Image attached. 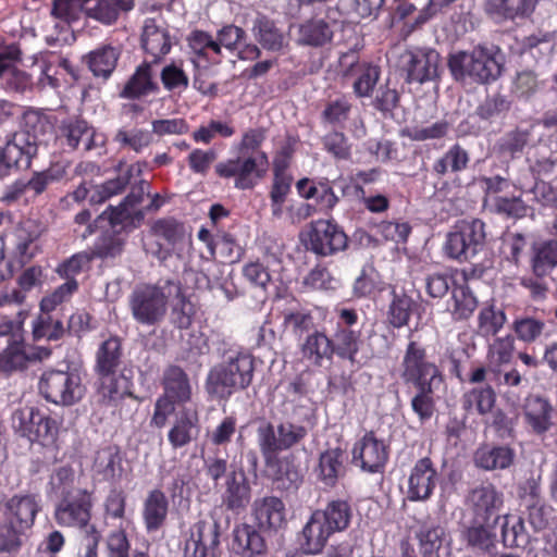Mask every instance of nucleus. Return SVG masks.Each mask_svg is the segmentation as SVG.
<instances>
[{
  "label": "nucleus",
  "instance_id": "nucleus-1",
  "mask_svg": "<svg viewBox=\"0 0 557 557\" xmlns=\"http://www.w3.org/2000/svg\"><path fill=\"white\" fill-rule=\"evenodd\" d=\"M400 377L417 389L411 399L413 412L420 420H429L435 411V392L444 383V375L420 341L409 339L400 362Z\"/></svg>",
  "mask_w": 557,
  "mask_h": 557
},
{
  "label": "nucleus",
  "instance_id": "nucleus-2",
  "mask_svg": "<svg viewBox=\"0 0 557 557\" xmlns=\"http://www.w3.org/2000/svg\"><path fill=\"white\" fill-rule=\"evenodd\" d=\"M265 138L267 131L262 127L245 131L236 145L238 156L215 165L218 176L233 178L238 189L253 188L269 171V157L261 150Z\"/></svg>",
  "mask_w": 557,
  "mask_h": 557
},
{
  "label": "nucleus",
  "instance_id": "nucleus-3",
  "mask_svg": "<svg viewBox=\"0 0 557 557\" xmlns=\"http://www.w3.org/2000/svg\"><path fill=\"white\" fill-rule=\"evenodd\" d=\"M504 55L497 47L478 46L472 51L450 54L448 67L457 81L470 77L480 83L495 81L502 73Z\"/></svg>",
  "mask_w": 557,
  "mask_h": 557
},
{
  "label": "nucleus",
  "instance_id": "nucleus-4",
  "mask_svg": "<svg viewBox=\"0 0 557 557\" xmlns=\"http://www.w3.org/2000/svg\"><path fill=\"white\" fill-rule=\"evenodd\" d=\"M180 294V283L145 284L134 289L129 307L134 319L145 325H154L163 320L174 295Z\"/></svg>",
  "mask_w": 557,
  "mask_h": 557
},
{
  "label": "nucleus",
  "instance_id": "nucleus-5",
  "mask_svg": "<svg viewBox=\"0 0 557 557\" xmlns=\"http://www.w3.org/2000/svg\"><path fill=\"white\" fill-rule=\"evenodd\" d=\"M253 359L248 354H237L210 370L207 389L220 398H227L236 389H245L252 381Z\"/></svg>",
  "mask_w": 557,
  "mask_h": 557
},
{
  "label": "nucleus",
  "instance_id": "nucleus-6",
  "mask_svg": "<svg viewBox=\"0 0 557 557\" xmlns=\"http://www.w3.org/2000/svg\"><path fill=\"white\" fill-rule=\"evenodd\" d=\"M14 429L32 442L44 446L54 445L59 435L61 421L34 407L16 410L12 417Z\"/></svg>",
  "mask_w": 557,
  "mask_h": 557
},
{
  "label": "nucleus",
  "instance_id": "nucleus-7",
  "mask_svg": "<svg viewBox=\"0 0 557 557\" xmlns=\"http://www.w3.org/2000/svg\"><path fill=\"white\" fill-rule=\"evenodd\" d=\"M307 435L306 426L289 421L281 422L276 429L270 423L260 426L258 440L265 463H272L280 451L299 444Z\"/></svg>",
  "mask_w": 557,
  "mask_h": 557
},
{
  "label": "nucleus",
  "instance_id": "nucleus-8",
  "mask_svg": "<svg viewBox=\"0 0 557 557\" xmlns=\"http://www.w3.org/2000/svg\"><path fill=\"white\" fill-rule=\"evenodd\" d=\"M41 395L50 403L62 406H72L79 401L85 393L77 374L51 370L42 374L39 382Z\"/></svg>",
  "mask_w": 557,
  "mask_h": 557
},
{
  "label": "nucleus",
  "instance_id": "nucleus-9",
  "mask_svg": "<svg viewBox=\"0 0 557 557\" xmlns=\"http://www.w3.org/2000/svg\"><path fill=\"white\" fill-rule=\"evenodd\" d=\"M339 75L343 79L355 78L354 92L359 98L370 97L381 75L377 65L361 62L355 51L344 53L339 58Z\"/></svg>",
  "mask_w": 557,
  "mask_h": 557
},
{
  "label": "nucleus",
  "instance_id": "nucleus-10",
  "mask_svg": "<svg viewBox=\"0 0 557 557\" xmlns=\"http://www.w3.org/2000/svg\"><path fill=\"white\" fill-rule=\"evenodd\" d=\"M37 148L35 135L27 132L14 133L0 150V174L8 175L11 170L29 168Z\"/></svg>",
  "mask_w": 557,
  "mask_h": 557
},
{
  "label": "nucleus",
  "instance_id": "nucleus-11",
  "mask_svg": "<svg viewBox=\"0 0 557 557\" xmlns=\"http://www.w3.org/2000/svg\"><path fill=\"white\" fill-rule=\"evenodd\" d=\"M220 544V524L214 519L200 520L189 531L184 557H215Z\"/></svg>",
  "mask_w": 557,
  "mask_h": 557
},
{
  "label": "nucleus",
  "instance_id": "nucleus-12",
  "mask_svg": "<svg viewBox=\"0 0 557 557\" xmlns=\"http://www.w3.org/2000/svg\"><path fill=\"white\" fill-rule=\"evenodd\" d=\"M94 507V493L81 490L72 499H63L55 508V521L67 528H87Z\"/></svg>",
  "mask_w": 557,
  "mask_h": 557
},
{
  "label": "nucleus",
  "instance_id": "nucleus-13",
  "mask_svg": "<svg viewBox=\"0 0 557 557\" xmlns=\"http://www.w3.org/2000/svg\"><path fill=\"white\" fill-rule=\"evenodd\" d=\"M347 236L343 230L329 220H318L311 224L309 247L317 255L330 256L347 247Z\"/></svg>",
  "mask_w": 557,
  "mask_h": 557
},
{
  "label": "nucleus",
  "instance_id": "nucleus-14",
  "mask_svg": "<svg viewBox=\"0 0 557 557\" xmlns=\"http://www.w3.org/2000/svg\"><path fill=\"white\" fill-rule=\"evenodd\" d=\"M39 511V502L34 495H14L3 503L0 512L2 521L18 531H28Z\"/></svg>",
  "mask_w": 557,
  "mask_h": 557
},
{
  "label": "nucleus",
  "instance_id": "nucleus-15",
  "mask_svg": "<svg viewBox=\"0 0 557 557\" xmlns=\"http://www.w3.org/2000/svg\"><path fill=\"white\" fill-rule=\"evenodd\" d=\"M403 59L407 71V81L424 83L438 76L441 55L434 49L407 51Z\"/></svg>",
  "mask_w": 557,
  "mask_h": 557
},
{
  "label": "nucleus",
  "instance_id": "nucleus-16",
  "mask_svg": "<svg viewBox=\"0 0 557 557\" xmlns=\"http://www.w3.org/2000/svg\"><path fill=\"white\" fill-rule=\"evenodd\" d=\"M388 448L373 432L367 433L352 449L354 461H359L364 471L379 472L386 463Z\"/></svg>",
  "mask_w": 557,
  "mask_h": 557
},
{
  "label": "nucleus",
  "instance_id": "nucleus-17",
  "mask_svg": "<svg viewBox=\"0 0 557 557\" xmlns=\"http://www.w3.org/2000/svg\"><path fill=\"white\" fill-rule=\"evenodd\" d=\"M298 348L300 360L308 367L322 368L333 362L331 339L324 331L314 330L308 333Z\"/></svg>",
  "mask_w": 557,
  "mask_h": 557
},
{
  "label": "nucleus",
  "instance_id": "nucleus-18",
  "mask_svg": "<svg viewBox=\"0 0 557 557\" xmlns=\"http://www.w3.org/2000/svg\"><path fill=\"white\" fill-rule=\"evenodd\" d=\"M66 173V165L62 162L52 163L47 170L35 172L27 182H15L5 193L4 199L15 201L27 191L39 195L46 190L49 184L60 181Z\"/></svg>",
  "mask_w": 557,
  "mask_h": 557
},
{
  "label": "nucleus",
  "instance_id": "nucleus-19",
  "mask_svg": "<svg viewBox=\"0 0 557 557\" xmlns=\"http://www.w3.org/2000/svg\"><path fill=\"white\" fill-rule=\"evenodd\" d=\"M436 483V470L431 459L418 460L408 478V498L413 502L429 499Z\"/></svg>",
  "mask_w": 557,
  "mask_h": 557
},
{
  "label": "nucleus",
  "instance_id": "nucleus-20",
  "mask_svg": "<svg viewBox=\"0 0 557 557\" xmlns=\"http://www.w3.org/2000/svg\"><path fill=\"white\" fill-rule=\"evenodd\" d=\"M60 131L72 149H77L82 145L83 149L88 151L104 144L103 135L96 133L84 120L71 119L62 124Z\"/></svg>",
  "mask_w": 557,
  "mask_h": 557
},
{
  "label": "nucleus",
  "instance_id": "nucleus-21",
  "mask_svg": "<svg viewBox=\"0 0 557 557\" xmlns=\"http://www.w3.org/2000/svg\"><path fill=\"white\" fill-rule=\"evenodd\" d=\"M200 431L199 414L197 410L183 408L178 411L169 430L168 440L174 449L189 445L198 437Z\"/></svg>",
  "mask_w": 557,
  "mask_h": 557
},
{
  "label": "nucleus",
  "instance_id": "nucleus-22",
  "mask_svg": "<svg viewBox=\"0 0 557 557\" xmlns=\"http://www.w3.org/2000/svg\"><path fill=\"white\" fill-rule=\"evenodd\" d=\"M332 535V531L314 510L298 536L299 548L306 555H318Z\"/></svg>",
  "mask_w": 557,
  "mask_h": 557
},
{
  "label": "nucleus",
  "instance_id": "nucleus-23",
  "mask_svg": "<svg viewBox=\"0 0 557 557\" xmlns=\"http://www.w3.org/2000/svg\"><path fill=\"white\" fill-rule=\"evenodd\" d=\"M554 408L548 399L537 395L527 397L523 405V417L533 433L542 435L553 426Z\"/></svg>",
  "mask_w": 557,
  "mask_h": 557
},
{
  "label": "nucleus",
  "instance_id": "nucleus-24",
  "mask_svg": "<svg viewBox=\"0 0 557 557\" xmlns=\"http://www.w3.org/2000/svg\"><path fill=\"white\" fill-rule=\"evenodd\" d=\"M252 516L260 529L277 530L286 522L285 505L275 496L258 498L252 504Z\"/></svg>",
  "mask_w": 557,
  "mask_h": 557
},
{
  "label": "nucleus",
  "instance_id": "nucleus-25",
  "mask_svg": "<svg viewBox=\"0 0 557 557\" xmlns=\"http://www.w3.org/2000/svg\"><path fill=\"white\" fill-rule=\"evenodd\" d=\"M469 502L472 506L473 518L497 521L498 510L503 504L502 494L492 484L481 485L474 488Z\"/></svg>",
  "mask_w": 557,
  "mask_h": 557
},
{
  "label": "nucleus",
  "instance_id": "nucleus-26",
  "mask_svg": "<svg viewBox=\"0 0 557 557\" xmlns=\"http://www.w3.org/2000/svg\"><path fill=\"white\" fill-rule=\"evenodd\" d=\"M21 60V49L15 42L0 54V79L17 91L24 90L30 83L29 76L22 70L16 67V63Z\"/></svg>",
  "mask_w": 557,
  "mask_h": 557
},
{
  "label": "nucleus",
  "instance_id": "nucleus-27",
  "mask_svg": "<svg viewBox=\"0 0 557 557\" xmlns=\"http://www.w3.org/2000/svg\"><path fill=\"white\" fill-rule=\"evenodd\" d=\"M231 548L234 554L240 557H257L265 553L267 545L253 527L242 524L233 531Z\"/></svg>",
  "mask_w": 557,
  "mask_h": 557
},
{
  "label": "nucleus",
  "instance_id": "nucleus-28",
  "mask_svg": "<svg viewBox=\"0 0 557 557\" xmlns=\"http://www.w3.org/2000/svg\"><path fill=\"white\" fill-rule=\"evenodd\" d=\"M159 91V84L154 79L152 66L148 62L137 66L121 91V97L126 99H139Z\"/></svg>",
  "mask_w": 557,
  "mask_h": 557
},
{
  "label": "nucleus",
  "instance_id": "nucleus-29",
  "mask_svg": "<svg viewBox=\"0 0 557 557\" xmlns=\"http://www.w3.org/2000/svg\"><path fill=\"white\" fill-rule=\"evenodd\" d=\"M163 395L178 405H184L191 398V384L187 373L177 366L168 367L162 375Z\"/></svg>",
  "mask_w": 557,
  "mask_h": 557
},
{
  "label": "nucleus",
  "instance_id": "nucleus-30",
  "mask_svg": "<svg viewBox=\"0 0 557 557\" xmlns=\"http://www.w3.org/2000/svg\"><path fill=\"white\" fill-rule=\"evenodd\" d=\"M223 503L231 510L245 508L251 498V490L244 470L232 471L225 482Z\"/></svg>",
  "mask_w": 557,
  "mask_h": 557
},
{
  "label": "nucleus",
  "instance_id": "nucleus-31",
  "mask_svg": "<svg viewBox=\"0 0 557 557\" xmlns=\"http://www.w3.org/2000/svg\"><path fill=\"white\" fill-rule=\"evenodd\" d=\"M333 357L347 360L351 364L357 361V355L362 345L361 332L347 326H336L330 336Z\"/></svg>",
  "mask_w": 557,
  "mask_h": 557
},
{
  "label": "nucleus",
  "instance_id": "nucleus-32",
  "mask_svg": "<svg viewBox=\"0 0 557 557\" xmlns=\"http://www.w3.org/2000/svg\"><path fill=\"white\" fill-rule=\"evenodd\" d=\"M92 470L102 480L116 483L123 475V457L117 447L109 446L97 451Z\"/></svg>",
  "mask_w": 557,
  "mask_h": 557
},
{
  "label": "nucleus",
  "instance_id": "nucleus-33",
  "mask_svg": "<svg viewBox=\"0 0 557 557\" xmlns=\"http://www.w3.org/2000/svg\"><path fill=\"white\" fill-rule=\"evenodd\" d=\"M141 45L145 51L158 59L171 50L168 30L154 20H146L143 28Z\"/></svg>",
  "mask_w": 557,
  "mask_h": 557
},
{
  "label": "nucleus",
  "instance_id": "nucleus-34",
  "mask_svg": "<svg viewBox=\"0 0 557 557\" xmlns=\"http://www.w3.org/2000/svg\"><path fill=\"white\" fill-rule=\"evenodd\" d=\"M256 40L269 51L277 52L286 46V39L283 33L276 27L275 23L263 14H258L251 28Z\"/></svg>",
  "mask_w": 557,
  "mask_h": 557
},
{
  "label": "nucleus",
  "instance_id": "nucleus-35",
  "mask_svg": "<svg viewBox=\"0 0 557 557\" xmlns=\"http://www.w3.org/2000/svg\"><path fill=\"white\" fill-rule=\"evenodd\" d=\"M169 500L161 490L149 492L144 503V520L148 531L160 529L168 516Z\"/></svg>",
  "mask_w": 557,
  "mask_h": 557
},
{
  "label": "nucleus",
  "instance_id": "nucleus-36",
  "mask_svg": "<svg viewBox=\"0 0 557 557\" xmlns=\"http://www.w3.org/2000/svg\"><path fill=\"white\" fill-rule=\"evenodd\" d=\"M496 522L486 519L479 521L478 518H473L462 536L469 546L487 552L494 546Z\"/></svg>",
  "mask_w": 557,
  "mask_h": 557
},
{
  "label": "nucleus",
  "instance_id": "nucleus-37",
  "mask_svg": "<svg viewBox=\"0 0 557 557\" xmlns=\"http://www.w3.org/2000/svg\"><path fill=\"white\" fill-rule=\"evenodd\" d=\"M188 44L193 52L199 60L210 64H219L222 61V50L216 37L213 38L209 33L195 30L188 37Z\"/></svg>",
  "mask_w": 557,
  "mask_h": 557
},
{
  "label": "nucleus",
  "instance_id": "nucleus-38",
  "mask_svg": "<svg viewBox=\"0 0 557 557\" xmlns=\"http://www.w3.org/2000/svg\"><path fill=\"white\" fill-rule=\"evenodd\" d=\"M496 394L492 386L484 385L467 391L461 398L462 408L468 413L484 416L495 406Z\"/></svg>",
  "mask_w": 557,
  "mask_h": 557
},
{
  "label": "nucleus",
  "instance_id": "nucleus-39",
  "mask_svg": "<svg viewBox=\"0 0 557 557\" xmlns=\"http://www.w3.org/2000/svg\"><path fill=\"white\" fill-rule=\"evenodd\" d=\"M99 394L108 404H115L131 395L132 383L124 374L116 372L99 373Z\"/></svg>",
  "mask_w": 557,
  "mask_h": 557
},
{
  "label": "nucleus",
  "instance_id": "nucleus-40",
  "mask_svg": "<svg viewBox=\"0 0 557 557\" xmlns=\"http://www.w3.org/2000/svg\"><path fill=\"white\" fill-rule=\"evenodd\" d=\"M296 188L302 198L314 199L322 208L331 209L337 202V197L327 182L301 178L297 182Z\"/></svg>",
  "mask_w": 557,
  "mask_h": 557
},
{
  "label": "nucleus",
  "instance_id": "nucleus-41",
  "mask_svg": "<svg viewBox=\"0 0 557 557\" xmlns=\"http://www.w3.org/2000/svg\"><path fill=\"white\" fill-rule=\"evenodd\" d=\"M332 533L346 530L351 520V508L345 500H332L323 510H315Z\"/></svg>",
  "mask_w": 557,
  "mask_h": 557
},
{
  "label": "nucleus",
  "instance_id": "nucleus-42",
  "mask_svg": "<svg viewBox=\"0 0 557 557\" xmlns=\"http://www.w3.org/2000/svg\"><path fill=\"white\" fill-rule=\"evenodd\" d=\"M20 326L7 317L0 318V336H8L9 345L3 352H7L11 347L17 346L25 355L26 362L30 360H42L48 358L50 350L46 348H30L26 347L18 334Z\"/></svg>",
  "mask_w": 557,
  "mask_h": 557
},
{
  "label": "nucleus",
  "instance_id": "nucleus-43",
  "mask_svg": "<svg viewBox=\"0 0 557 557\" xmlns=\"http://www.w3.org/2000/svg\"><path fill=\"white\" fill-rule=\"evenodd\" d=\"M149 184L141 181L138 185L134 186L131 193L119 207L111 210L108 215L110 225L114 226L131 219L135 213L137 205L144 201L145 195L148 193Z\"/></svg>",
  "mask_w": 557,
  "mask_h": 557
},
{
  "label": "nucleus",
  "instance_id": "nucleus-44",
  "mask_svg": "<svg viewBox=\"0 0 557 557\" xmlns=\"http://www.w3.org/2000/svg\"><path fill=\"white\" fill-rule=\"evenodd\" d=\"M557 267V240L549 239L533 246L532 271L537 277Z\"/></svg>",
  "mask_w": 557,
  "mask_h": 557
},
{
  "label": "nucleus",
  "instance_id": "nucleus-45",
  "mask_svg": "<svg viewBox=\"0 0 557 557\" xmlns=\"http://www.w3.org/2000/svg\"><path fill=\"white\" fill-rule=\"evenodd\" d=\"M474 460L478 467L485 470L505 469L512 463L513 451L505 446H485L476 450Z\"/></svg>",
  "mask_w": 557,
  "mask_h": 557
},
{
  "label": "nucleus",
  "instance_id": "nucleus-46",
  "mask_svg": "<svg viewBox=\"0 0 557 557\" xmlns=\"http://www.w3.org/2000/svg\"><path fill=\"white\" fill-rule=\"evenodd\" d=\"M120 50L113 46H102L88 55V66L95 76L107 78L114 71Z\"/></svg>",
  "mask_w": 557,
  "mask_h": 557
},
{
  "label": "nucleus",
  "instance_id": "nucleus-47",
  "mask_svg": "<svg viewBox=\"0 0 557 557\" xmlns=\"http://www.w3.org/2000/svg\"><path fill=\"white\" fill-rule=\"evenodd\" d=\"M515 352V338L510 335L496 337L490 343L486 363L491 371L498 372L502 366L510 363Z\"/></svg>",
  "mask_w": 557,
  "mask_h": 557
},
{
  "label": "nucleus",
  "instance_id": "nucleus-48",
  "mask_svg": "<svg viewBox=\"0 0 557 557\" xmlns=\"http://www.w3.org/2000/svg\"><path fill=\"white\" fill-rule=\"evenodd\" d=\"M122 356L121 341L116 336L106 339L99 347L96 356L98 373L116 372Z\"/></svg>",
  "mask_w": 557,
  "mask_h": 557
},
{
  "label": "nucleus",
  "instance_id": "nucleus-49",
  "mask_svg": "<svg viewBox=\"0 0 557 557\" xmlns=\"http://www.w3.org/2000/svg\"><path fill=\"white\" fill-rule=\"evenodd\" d=\"M445 532L438 524H423L417 534L421 557H440Z\"/></svg>",
  "mask_w": 557,
  "mask_h": 557
},
{
  "label": "nucleus",
  "instance_id": "nucleus-50",
  "mask_svg": "<svg viewBox=\"0 0 557 557\" xmlns=\"http://www.w3.org/2000/svg\"><path fill=\"white\" fill-rule=\"evenodd\" d=\"M469 160L468 152L456 144L451 146L442 158L434 162L433 171L441 176L448 172H461L468 166Z\"/></svg>",
  "mask_w": 557,
  "mask_h": 557
},
{
  "label": "nucleus",
  "instance_id": "nucleus-51",
  "mask_svg": "<svg viewBox=\"0 0 557 557\" xmlns=\"http://www.w3.org/2000/svg\"><path fill=\"white\" fill-rule=\"evenodd\" d=\"M345 454L339 448L329 449L320 457V478L326 485H334L344 473Z\"/></svg>",
  "mask_w": 557,
  "mask_h": 557
},
{
  "label": "nucleus",
  "instance_id": "nucleus-52",
  "mask_svg": "<svg viewBox=\"0 0 557 557\" xmlns=\"http://www.w3.org/2000/svg\"><path fill=\"white\" fill-rule=\"evenodd\" d=\"M506 320L503 310L495 306H485L478 315V334L482 337H492L503 329Z\"/></svg>",
  "mask_w": 557,
  "mask_h": 557
},
{
  "label": "nucleus",
  "instance_id": "nucleus-53",
  "mask_svg": "<svg viewBox=\"0 0 557 557\" xmlns=\"http://www.w3.org/2000/svg\"><path fill=\"white\" fill-rule=\"evenodd\" d=\"M333 33L323 20H311L304 23L299 29V40L304 45L323 46L332 39Z\"/></svg>",
  "mask_w": 557,
  "mask_h": 557
},
{
  "label": "nucleus",
  "instance_id": "nucleus-54",
  "mask_svg": "<svg viewBox=\"0 0 557 557\" xmlns=\"http://www.w3.org/2000/svg\"><path fill=\"white\" fill-rule=\"evenodd\" d=\"M414 302L405 293L393 292V298L387 311V320L391 325L400 329L408 324Z\"/></svg>",
  "mask_w": 557,
  "mask_h": 557
},
{
  "label": "nucleus",
  "instance_id": "nucleus-55",
  "mask_svg": "<svg viewBox=\"0 0 557 557\" xmlns=\"http://www.w3.org/2000/svg\"><path fill=\"white\" fill-rule=\"evenodd\" d=\"M476 306L478 301L467 286L453 287L450 312L455 320L468 319Z\"/></svg>",
  "mask_w": 557,
  "mask_h": 557
},
{
  "label": "nucleus",
  "instance_id": "nucleus-56",
  "mask_svg": "<svg viewBox=\"0 0 557 557\" xmlns=\"http://www.w3.org/2000/svg\"><path fill=\"white\" fill-rule=\"evenodd\" d=\"M459 235L462 233H471L465 237L466 250L469 258L475 256L482 248L485 240L484 223L480 220H472L470 222L462 221L457 226Z\"/></svg>",
  "mask_w": 557,
  "mask_h": 557
},
{
  "label": "nucleus",
  "instance_id": "nucleus-57",
  "mask_svg": "<svg viewBox=\"0 0 557 557\" xmlns=\"http://www.w3.org/2000/svg\"><path fill=\"white\" fill-rule=\"evenodd\" d=\"M85 11L101 23L112 24L120 11V0H85Z\"/></svg>",
  "mask_w": 557,
  "mask_h": 557
},
{
  "label": "nucleus",
  "instance_id": "nucleus-58",
  "mask_svg": "<svg viewBox=\"0 0 557 557\" xmlns=\"http://www.w3.org/2000/svg\"><path fill=\"white\" fill-rule=\"evenodd\" d=\"M169 305L172 306V322L180 329H188L193 322L195 308L194 305L185 297L181 285L180 294L174 295Z\"/></svg>",
  "mask_w": 557,
  "mask_h": 557
},
{
  "label": "nucleus",
  "instance_id": "nucleus-59",
  "mask_svg": "<svg viewBox=\"0 0 557 557\" xmlns=\"http://www.w3.org/2000/svg\"><path fill=\"white\" fill-rule=\"evenodd\" d=\"M152 234L164 239L170 246H175L185 239V227L172 218L160 219L151 226Z\"/></svg>",
  "mask_w": 557,
  "mask_h": 557
},
{
  "label": "nucleus",
  "instance_id": "nucleus-60",
  "mask_svg": "<svg viewBox=\"0 0 557 557\" xmlns=\"http://www.w3.org/2000/svg\"><path fill=\"white\" fill-rule=\"evenodd\" d=\"M117 527L107 537L108 557H128L131 546L126 531L132 527V521L123 520Z\"/></svg>",
  "mask_w": 557,
  "mask_h": 557
},
{
  "label": "nucleus",
  "instance_id": "nucleus-61",
  "mask_svg": "<svg viewBox=\"0 0 557 557\" xmlns=\"http://www.w3.org/2000/svg\"><path fill=\"white\" fill-rule=\"evenodd\" d=\"M545 329L543 320L533 317H520L512 323V330L517 338L524 343H534Z\"/></svg>",
  "mask_w": 557,
  "mask_h": 557
},
{
  "label": "nucleus",
  "instance_id": "nucleus-62",
  "mask_svg": "<svg viewBox=\"0 0 557 557\" xmlns=\"http://www.w3.org/2000/svg\"><path fill=\"white\" fill-rule=\"evenodd\" d=\"M132 170L133 166L127 172L120 174L116 178L95 186L94 191L90 195V201L94 203H101L110 197L121 193L129 183V172Z\"/></svg>",
  "mask_w": 557,
  "mask_h": 557
},
{
  "label": "nucleus",
  "instance_id": "nucleus-63",
  "mask_svg": "<svg viewBox=\"0 0 557 557\" xmlns=\"http://www.w3.org/2000/svg\"><path fill=\"white\" fill-rule=\"evenodd\" d=\"M163 87L168 91L182 92L189 85L188 75L183 70L182 65L177 63H171L165 65L160 74Z\"/></svg>",
  "mask_w": 557,
  "mask_h": 557
},
{
  "label": "nucleus",
  "instance_id": "nucleus-64",
  "mask_svg": "<svg viewBox=\"0 0 557 557\" xmlns=\"http://www.w3.org/2000/svg\"><path fill=\"white\" fill-rule=\"evenodd\" d=\"M234 134L235 128L230 123L212 120L208 125H202L194 132L193 138L197 143L209 144L216 136L228 138Z\"/></svg>",
  "mask_w": 557,
  "mask_h": 557
}]
</instances>
